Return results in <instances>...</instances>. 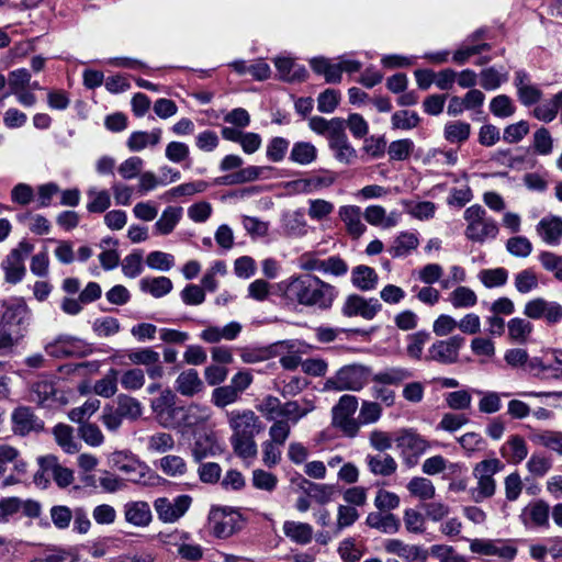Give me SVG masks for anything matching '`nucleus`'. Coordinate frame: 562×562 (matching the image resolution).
<instances>
[{
	"mask_svg": "<svg viewBox=\"0 0 562 562\" xmlns=\"http://www.w3.org/2000/svg\"><path fill=\"white\" fill-rule=\"evenodd\" d=\"M278 292L286 300L305 306L327 310L337 295L335 286L312 274L293 277L277 284Z\"/></svg>",
	"mask_w": 562,
	"mask_h": 562,
	"instance_id": "obj_1",
	"label": "nucleus"
},
{
	"mask_svg": "<svg viewBox=\"0 0 562 562\" xmlns=\"http://www.w3.org/2000/svg\"><path fill=\"white\" fill-rule=\"evenodd\" d=\"M0 305V355H5L11 352L27 334L32 310L21 296L3 300Z\"/></svg>",
	"mask_w": 562,
	"mask_h": 562,
	"instance_id": "obj_2",
	"label": "nucleus"
},
{
	"mask_svg": "<svg viewBox=\"0 0 562 562\" xmlns=\"http://www.w3.org/2000/svg\"><path fill=\"white\" fill-rule=\"evenodd\" d=\"M229 427L233 430L231 443L234 452L244 459L257 454L255 436L265 429L263 423L250 409L231 412L227 414Z\"/></svg>",
	"mask_w": 562,
	"mask_h": 562,
	"instance_id": "obj_3",
	"label": "nucleus"
},
{
	"mask_svg": "<svg viewBox=\"0 0 562 562\" xmlns=\"http://www.w3.org/2000/svg\"><path fill=\"white\" fill-rule=\"evenodd\" d=\"M127 454L122 451H115L112 453L110 462L112 467L123 471L125 473H131V477L128 481L142 484L145 486H155L160 484V482H166L165 479L160 477L157 473L153 472L145 463L139 462L138 460H132L131 462H125L127 459Z\"/></svg>",
	"mask_w": 562,
	"mask_h": 562,
	"instance_id": "obj_4",
	"label": "nucleus"
},
{
	"mask_svg": "<svg viewBox=\"0 0 562 562\" xmlns=\"http://www.w3.org/2000/svg\"><path fill=\"white\" fill-rule=\"evenodd\" d=\"M212 533L220 539H226L244 527L241 514L228 506L213 507L209 515Z\"/></svg>",
	"mask_w": 562,
	"mask_h": 562,
	"instance_id": "obj_5",
	"label": "nucleus"
},
{
	"mask_svg": "<svg viewBox=\"0 0 562 562\" xmlns=\"http://www.w3.org/2000/svg\"><path fill=\"white\" fill-rule=\"evenodd\" d=\"M370 369L362 364H348L342 367L335 376L325 383L327 389L336 391H359L367 383Z\"/></svg>",
	"mask_w": 562,
	"mask_h": 562,
	"instance_id": "obj_6",
	"label": "nucleus"
},
{
	"mask_svg": "<svg viewBox=\"0 0 562 562\" xmlns=\"http://www.w3.org/2000/svg\"><path fill=\"white\" fill-rule=\"evenodd\" d=\"M524 314L531 319H543L551 326L562 321V305L555 301L536 297L526 303Z\"/></svg>",
	"mask_w": 562,
	"mask_h": 562,
	"instance_id": "obj_7",
	"label": "nucleus"
},
{
	"mask_svg": "<svg viewBox=\"0 0 562 562\" xmlns=\"http://www.w3.org/2000/svg\"><path fill=\"white\" fill-rule=\"evenodd\" d=\"M382 310V304L375 297L366 299L359 294H350L347 296L341 313L347 317L360 316L371 321Z\"/></svg>",
	"mask_w": 562,
	"mask_h": 562,
	"instance_id": "obj_8",
	"label": "nucleus"
},
{
	"mask_svg": "<svg viewBox=\"0 0 562 562\" xmlns=\"http://www.w3.org/2000/svg\"><path fill=\"white\" fill-rule=\"evenodd\" d=\"M464 342L462 336L456 335L447 340H437L428 349L426 361H436L441 364H452L459 359V350Z\"/></svg>",
	"mask_w": 562,
	"mask_h": 562,
	"instance_id": "obj_9",
	"label": "nucleus"
},
{
	"mask_svg": "<svg viewBox=\"0 0 562 562\" xmlns=\"http://www.w3.org/2000/svg\"><path fill=\"white\" fill-rule=\"evenodd\" d=\"M11 422L13 434L20 437L44 430V422L29 406L16 407L11 415Z\"/></svg>",
	"mask_w": 562,
	"mask_h": 562,
	"instance_id": "obj_10",
	"label": "nucleus"
},
{
	"mask_svg": "<svg viewBox=\"0 0 562 562\" xmlns=\"http://www.w3.org/2000/svg\"><path fill=\"white\" fill-rule=\"evenodd\" d=\"M192 498L189 495H179L173 502L167 497H159L155 501L154 507L160 520L175 522L181 518L190 508Z\"/></svg>",
	"mask_w": 562,
	"mask_h": 562,
	"instance_id": "obj_11",
	"label": "nucleus"
},
{
	"mask_svg": "<svg viewBox=\"0 0 562 562\" xmlns=\"http://www.w3.org/2000/svg\"><path fill=\"white\" fill-rule=\"evenodd\" d=\"M335 127L329 139V147L335 150V157L339 161L350 164L356 157V149L349 144L346 135V122L335 121Z\"/></svg>",
	"mask_w": 562,
	"mask_h": 562,
	"instance_id": "obj_12",
	"label": "nucleus"
},
{
	"mask_svg": "<svg viewBox=\"0 0 562 562\" xmlns=\"http://www.w3.org/2000/svg\"><path fill=\"white\" fill-rule=\"evenodd\" d=\"M203 418L198 414L195 406H176L165 417L161 426L166 428H192L199 425Z\"/></svg>",
	"mask_w": 562,
	"mask_h": 562,
	"instance_id": "obj_13",
	"label": "nucleus"
},
{
	"mask_svg": "<svg viewBox=\"0 0 562 562\" xmlns=\"http://www.w3.org/2000/svg\"><path fill=\"white\" fill-rule=\"evenodd\" d=\"M536 232L544 244L559 246L562 243V217L558 215L542 217L536 225Z\"/></svg>",
	"mask_w": 562,
	"mask_h": 562,
	"instance_id": "obj_14",
	"label": "nucleus"
},
{
	"mask_svg": "<svg viewBox=\"0 0 562 562\" xmlns=\"http://www.w3.org/2000/svg\"><path fill=\"white\" fill-rule=\"evenodd\" d=\"M384 549L387 553L396 554L406 562H426L428 551L419 546H409L398 539H387L384 542Z\"/></svg>",
	"mask_w": 562,
	"mask_h": 562,
	"instance_id": "obj_15",
	"label": "nucleus"
},
{
	"mask_svg": "<svg viewBox=\"0 0 562 562\" xmlns=\"http://www.w3.org/2000/svg\"><path fill=\"white\" fill-rule=\"evenodd\" d=\"M473 475L477 479V486L472 490V497L479 503L492 496V459L480 462L474 468Z\"/></svg>",
	"mask_w": 562,
	"mask_h": 562,
	"instance_id": "obj_16",
	"label": "nucleus"
},
{
	"mask_svg": "<svg viewBox=\"0 0 562 562\" xmlns=\"http://www.w3.org/2000/svg\"><path fill=\"white\" fill-rule=\"evenodd\" d=\"M520 519L526 527L546 526L549 522V506L542 501L530 503L522 509Z\"/></svg>",
	"mask_w": 562,
	"mask_h": 562,
	"instance_id": "obj_17",
	"label": "nucleus"
},
{
	"mask_svg": "<svg viewBox=\"0 0 562 562\" xmlns=\"http://www.w3.org/2000/svg\"><path fill=\"white\" fill-rule=\"evenodd\" d=\"M125 520L136 527H146L151 521L149 504L143 501L128 502L124 505Z\"/></svg>",
	"mask_w": 562,
	"mask_h": 562,
	"instance_id": "obj_18",
	"label": "nucleus"
},
{
	"mask_svg": "<svg viewBox=\"0 0 562 562\" xmlns=\"http://www.w3.org/2000/svg\"><path fill=\"white\" fill-rule=\"evenodd\" d=\"M1 267L8 283H19L25 274L24 257L20 254V249H12L1 262Z\"/></svg>",
	"mask_w": 562,
	"mask_h": 562,
	"instance_id": "obj_19",
	"label": "nucleus"
},
{
	"mask_svg": "<svg viewBox=\"0 0 562 562\" xmlns=\"http://www.w3.org/2000/svg\"><path fill=\"white\" fill-rule=\"evenodd\" d=\"M81 344V339L69 335H59L54 341L45 346V351L54 358H68L71 356H86L85 351L68 349L66 346H75Z\"/></svg>",
	"mask_w": 562,
	"mask_h": 562,
	"instance_id": "obj_20",
	"label": "nucleus"
},
{
	"mask_svg": "<svg viewBox=\"0 0 562 562\" xmlns=\"http://www.w3.org/2000/svg\"><path fill=\"white\" fill-rule=\"evenodd\" d=\"M529 439L535 445L542 446L562 456V431L555 430H532Z\"/></svg>",
	"mask_w": 562,
	"mask_h": 562,
	"instance_id": "obj_21",
	"label": "nucleus"
},
{
	"mask_svg": "<svg viewBox=\"0 0 562 562\" xmlns=\"http://www.w3.org/2000/svg\"><path fill=\"white\" fill-rule=\"evenodd\" d=\"M202 387L203 382L194 369L181 372L176 380V390L184 396H193L199 393Z\"/></svg>",
	"mask_w": 562,
	"mask_h": 562,
	"instance_id": "obj_22",
	"label": "nucleus"
},
{
	"mask_svg": "<svg viewBox=\"0 0 562 562\" xmlns=\"http://www.w3.org/2000/svg\"><path fill=\"white\" fill-rule=\"evenodd\" d=\"M378 279V273L371 267L360 265L352 270L351 282L361 291L375 289Z\"/></svg>",
	"mask_w": 562,
	"mask_h": 562,
	"instance_id": "obj_23",
	"label": "nucleus"
},
{
	"mask_svg": "<svg viewBox=\"0 0 562 562\" xmlns=\"http://www.w3.org/2000/svg\"><path fill=\"white\" fill-rule=\"evenodd\" d=\"M339 215L347 225L349 234L355 238H359L366 232L367 227L360 220L359 206H342L339 210Z\"/></svg>",
	"mask_w": 562,
	"mask_h": 562,
	"instance_id": "obj_24",
	"label": "nucleus"
},
{
	"mask_svg": "<svg viewBox=\"0 0 562 562\" xmlns=\"http://www.w3.org/2000/svg\"><path fill=\"white\" fill-rule=\"evenodd\" d=\"M367 465L374 475L390 476L397 469L396 461L390 454L367 456Z\"/></svg>",
	"mask_w": 562,
	"mask_h": 562,
	"instance_id": "obj_25",
	"label": "nucleus"
},
{
	"mask_svg": "<svg viewBox=\"0 0 562 562\" xmlns=\"http://www.w3.org/2000/svg\"><path fill=\"white\" fill-rule=\"evenodd\" d=\"M502 456L509 462L519 463L528 454L525 440L520 437H512L501 448Z\"/></svg>",
	"mask_w": 562,
	"mask_h": 562,
	"instance_id": "obj_26",
	"label": "nucleus"
},
{
	"mask_svg": "<svg viewBox=\"0 0 562 562\" xmlns=\"http://www.w3.org/2000/svg\"><path fill=\"white\" fill-rule=\"evenodd\" d=\"M507 330L509 339L517 344H525L533 330V325L526 318L514 317L507 323Z\"/></svg>",
	"mask_w": 562,
	"mask_h": 562,
	"instance_id": "obj_27",
	"label": "nucleus"
},
{
	"mask_svg": "<svg viewBox=\"0 0 562 562\" xmlns=\"http://www.w3.org/2000/svg\"><path fill=\"white\" fill-rule=\"evenodd\" d=\"M283 531L286 537L300 544H307L313 538V528L305 522L285 521Z\"/></svg>",
	"mask_w": 562,
	"mask_h": 562,
	"instance_id": "obj_28",
	"label": "nucleus"
},
{
	"mask_svg": "<svg viewBox=\"0 0 562 562\" xmlns=\"http://www.w3.org/2000/svg\"><path fill=\"white\" fill-rule=\"evenodd\" d=\"M140 290L155 297H161L172 290V282L167 277L144 278L139 282Z\"/></svg>",
	"mask_w": 562,
	"mask_h": 562,
	"instance_id": "obj_29",
	"label": "nucleus"
},
{
	"mask_svg": "<svg viewBox=\"0 0 562 562\" xmlns=\"http://www.w3.org/2000/svg\"><path fill=\"white\" fill-rule=\"evenodd\" d=\"M176 394L170 390H165L161 392L160 396L153 400L151 408L156 414V417L161 425L167 414L171 411V408L176 405Z\"/></svg>",
	"mask_w": 562,
	"mask_h": 562,
	"instance_id": "obj_30",
	"label": "nucleus"
},
{
	"mask_svg": "<svg viewBox=\"0 0 562 562\" xmlns=\"http://www.w3.org/2000/svg\"><path fill=\"white\" fill-rule=\"evenodd\" d=\"M72 432V427L65 424H57L53 429L57 443L67 453H76L79 450V445L74 441Z\"/></svg>",
	"mask_w": 562,
	"mask_h": 562,
	"instance_id": "obj_31",
	"label": "nucleus"
},
{
	"mask_svg": "<svg viewBox=\"0 0 562 562\" xmlns=\"http://www.w3.org/2000/svg\"><path fill=\"white\" fill-rule=\"evenodd\" d=\"M317 157L316 147L308 142H297L293 145L290 159L300 165H308Z\"/></svg>",
	"mask_w": 562,
	"mask_h": 562,
	"instance_id": "obj_32",
	"label": "nucleus"
},
{
	"mask_svg": "<svg viewBox=\"0 0 562 562\" xmlns=\"http://www.w3.org/2000/svg\"><path fill=\"white\" fill-rule=\"evenodd\" d=\"M418 246L417 237L412 233H402L397 236L393 245L387 249L392 257H402Z\"/></svg>",
	"mask_w": 562,
	"mask_h": 562,
	"instance_id": "obj_33",
	"label": "nucleus"
},
{
	"mask_svg": "<svg viewBox=\"0 0 562 562\" xmlns=\"http://www.w3.org/2000/svg\"><path fill=\"white\" fill-rule=\"evenodd\" d=\"M396 442L400 448L411 450L414 454H420L427 448V441L412 430H404Z\"/></svg>",
	"mask_w": 562,
	"mask_h": 562,
	"instance_id": "obj_34",
	"label": "nucleus"
},
{
	"mask_svg": "<svg viewBox=\"0 0 562 562\" xmlns=\"http://www.w3.org/2000/svg\"><path fill=\"white\" fill-rule=\"evenodd\" d=\"M181 207H167L160 218L156 222L155 227L159 234H170L181 217Z\"/></svg>",
	"mask_w": 562,
	"mask_h": 562,
	"instance_id": "obj_35",
	"label": "nucleus"
},
{
	"mask_svg": "<svg viewBox=\"0 0 562 562\" xmlns=\"http://www.w3.org/2000/svg\"><path fill=\"white\" fill-rule=\"evenodd\" d=\"M302 484H307L306 494L313 497L317 503L325 505L331 501L335 491L334 485L317 484L307 479H302Z\"/></svg>",
	"mask_w": 562,
	"mask_h": 562,
	"instance_id": "obj_36",
	"label": "nucleus"
},
{
	"mask_svg": "<svg viewBox=\"0 0 562 562\" xmlns=\"http://www.w3.org/2000/svg\"><path fill=\"white\" fill-rule=\"evenodd\" d=\"M374 330H375L374 327H371L370 329H362V328L334 329V328H329V327H318L316 329V336L321 342H331L336 339L338 333H348V334L368 337Z\"/></svg>",
	"mask_w": 562,
	"mask_h": 562,
	"instance_id": "obj_37",
	"label": "nucleus"
},
{
	"mask_svg": "<svg viewBox=\"0 0 562 562\" xmlns=\"http://www.w3.org/2000/svg\"><path fill=\"white\" fill-rule=\"evenodd\" d=\"M430 339V333L419 330L407 336L408 345L406 347L407 356L420 360L423 355L424 345Z\"/></svg>",
	"mask_w": 562,
	"mask_h": 562,
	"instance_id": "obj_38",
	"label": "nucleus"
},
{
	"mask_svg": "<svg viewBox=\"0 0 562 562\" xmlns=\"http://www.w3.org/2000/svg\"><path fill=\"white\" fill-rule=\"evenodd\" d=\"M117 401V408L116 411L119 414L123 417H127L131 419H136L142 414V407L139 402L128 395L120 394L116 398Z\"/></svg>",
	"mask_w": 562,
	"mask_h": 562,
	"instance_id": "obj_39",
	"label": "nucleus"
},
{
	"mask_svg": "<svg viewBox=\"0 0 562 562\" xmlns=\"http://www.w3.org/2000/svg\"><path fill=\"white\" fill-rule=\"evenodd\" d=\"M412 376V373L403 368H392L386 371L379 372L373 376V381L381 384L397 385L404 380Z\"/></svg>",
	"mask_w": 562,
	"mask_h": 562,
	"instance_id": "obj_40",
	"label": "nucleus"
},
{
	"mask_svg": "<svg viewBox=\"0 0 562 562\" xmlns=\"http://www.w3.org/2000/svg\"><path fill=\"white\" fill-rule=\"evenodd\" d=\"M538 277L532 269H524L515 276V288L526 294L538 288Z\"/></svg>",
	"mask_w": 562,
	"mask_h": 562,
	"instance_id": "obj_41",
	"label": "nucleus"
},
{
	"mask_svg": "<svg viewBox=\"0 0 562 562\" xmlns=\"http://www.w3.org/2000/svg\"><path fill=\"white\" fill-rule=\"evenodd\" d=\"M507 251L518 258H526L532 252V244L525 236H514L506 241Z\"/></svg>",
	"mask_w": 562,
	"mask_h": 562,
	"instance_id": "obj_42",
	"label": "nucleus"
},
{
	"mask_svg": "<svg viewBox=\"0 0 562 562\" xmlns=\"http://www.w3.org/2000/svg\"><path fill=\"white\" fill-rule=\"evenodd\" d=\"M117 375L119 371L115 369H111L109 373L101 380L97 381L93 391L95 394L103 397H111L115 394L117 386Z\"/></svg>",
	"mask_w": 562,
	"mask_h": 562,
	"instance_id": "obj_43",
	"label": "nucleus"
},
{
	"mask_svg": "<svg viewBox=\"0 0 562 562\" xmlns=\"http://www.w3.org/2000/svg\"><path fill=\"white\" fill-rule=\"evenodd\" d=\"M408 491L420 499H430L435 496V486L425 477H414L407 485Z\"/></svg>",
	"mask_w": 562,
	"mask_h": 562,
	"instance_id": "obj_44",
	"label": "nucleus"
},
{
	"mask_svg": "<svg viewBox=\"0 0 562 562\" xmlns=\"http://www.w3.org/2000/svg\"><path fill=\"white\" fill-rule=\"evenodd\" d=\"M414 150V143L408 138L394 140L389 145L387 154L391 160H406Z\"/></svg>",
	"mask_w": 562,
	"mask_h": 562,
	"instance_id": "obj_45",
	"label": "nucleus"
},
{
	"mask_svg": "<svg viewBox=\"0 0 562 562\" xmlns=\"http://www.w3.org/2000/svg\"><path fill=\"white\" fill-rule=\"evenodd\" d=\"M420 123L416 112L407 110L397 111L392 115V127L396 130H411Z\"/></svg>",
	"mask_w": 562,
	"mask_h": 562,
	"instance_id": "obj_46",
	"label": "nucleus"
},
{
	"mask_svg": "<svg viewBox=\"0 0 562 562\" xmlns=\"http://www.w3.org/2000/svg\"><path fill=\"white\" fill-rule=\"evenodd\" d=\"M470 136V124L464 122L449 123L445 127V137L450 143H462Z\"/></svg>",
	"mask_w": 562,
	"mask_h": 562,
	"instance_id": "obj_47",
	"label": "nucleus"
},
{
	"mask_svg": "<svg viewBox=\"0 0 562 562\" xmlns=\"http://www.w3.org/2000/svg\"><path fill=\"white\" fill-rule=\"evenodd\" d=\"M100 407V401L98 398H89L80 407H75L68 413V417L71 422L82 424L85 419L89 418Z\"/></svg>",
	"mask_w": 562,
	"mask_h": 562,
	"instance_id": "obj_48",
	"label": "nucleus"
},
{
	"mask_svg": "<svg viewBox=\"0 0 562 562\" xmlns=\"http://www.w3.org/2000/svg\"><path fill=\"white\" fill-rule=\"evenodd\" d=\"M542 267L554 274V278L562 281V256L551 251H542L539 255Z\"/></svg>",
	"mask_w": 562,
	"mask_h": 562,
	"instance_id": "obj_49",
	"label": "nucleus"
},
{
	"mask_svg": "<svg viewBox=\"0 0 562 562\" xmlns=\"http://www.w3.org/2000/svg\"><path fill=\"white\" fill-rule=\"evenodd\" d=\"M214 443L215 439L211 435H206L204 438H199L193 446L192 454L196 462H201L204 458L209 456H214Z\"/></svg>",
	"mask_w": 562,
	"mask_h": 562,
	"instance_id": "obj_50",
	"label": "nucleus"
},
{
	"mask_svg": "<svg viewBox=\"0 0 562 562\" xmlns=\"http://www.w3.org/2000/svg\"><path fill=\"white\" fill-rule=\"evenodd\" d=\"M31 80V74L27 69L21 68L9 72L7 82L10 87V93L18 94Z\"/></svg>",
	"mask_w": 562,
	"mask_h": 562,
	"instance_id": "obj_51",
	"label": "nucleus"
},
{
	"mask_svg": "<svg viewBox=\"0 0 562 562\" xmlns=\"http://www.w3.org/2000/svg\"><path fill=\"white\" fill-rule=\"evenodd\" d=\"M339 100V91L334 89H326L318 95L317 109L322 113H331L337 108Z\"/></svg>",
	"mask_w": 562,
	"mask_h": 562,
	"instance_id": "obj_52",
	"label": "nucleus"
},
{
	"mask_svg": "<svg viewBox=\"0 0 562 562\" xmlns=\"http://www.w3.org/2000/svg\"><path fill=\"white\" fill-rule=\"evenodd\" d=\"M79 436L86 443L98 447L103 442V435L95 424L82 423L79 427Z\"/></svg>",
	"mask_w": 562,
	"mask_h": 562,
	"instance_id": "obj_53",
	"label": "nucleus"
},
{
	"mask_svg": "<svg viewBox=\"0 0 562 562\" xmlns=\"http://www.w3.org/2000/svg\"><path fill=\"white\" fill-rule=\"evenodd\" d=\"M450 301L454 307H470L476 303V295L469 288L458 286L451 293Z\"/></svg>",
	"mask_w": 562,
	"mask_h": 562,
	"instance_id": "obj_54",
	"label": "nucleus"
},
{
	"mask_svg": "<svg viewBox=\"0 0 562 562\" xmlns=\"http://www.w3.org/2000/svg\"><path fill=\"white\" fill-rule=\"evenodd\" d=\"M146 263L151 269L168 271L173 266V256L162 251H151L146 258Z\"/></svg>",
	"mask_w": 562,
	"mask_h": 562,
	"instance_id": "obj_55",
	"label": "nucleus"
},
{
	"mask_svg": "<svg viewBox=\"0 0 562 562\" xmlns=\"http://www.w3.org/2000/svg\"><path fill=\"white\" fill-rule=\"evenodd\" d=\"M143 254L139 250H136L128 256H126L122 263L123 273L128 278H135L140 274L143 267Z\"/></svg>",
	"mask_w": 562,
	"mask_h": 562,
	"instance_id": "obj_56",
	"label": "nucleus"
},
{
	"mask_svg": "<svg viewBox=\"0 0 562 562\" xmlns=\"http://www.w3.org/2000/svg\"><path fill=\"white\" fill-rule=\"evenodd\" d=\"M529 133V124L526 121H519L508 125L504 130L503 139L509 144L520 142Z\"/></svg>",
	"mask_w": 562,
	"mask_h": 562,
	"instance_id": "obj_57",
	"label": "nucleus"
},
{
	"mask_svg": "<svg viewBox=\"0 0 562 562\" xmlns=\"http://www.w3.org/2000/svg\"><path fill=\"white\" fill-rule=\"evenodd\" d=\"M358 407V400L353 395H344L340 397L338 404L333 408L334 419L340 416H352Z\"/></svg>",
	"mask_w": 562,
	"mask_h": 562,
	"instance_id": "obj_58",
	"label": "nucleus"
},
{
	"mask_svg": "<svg viewBox=\"0 0 562 562\" xmlns=\"http://www.w3.org/2000/svg\"><path fill=\"white\" fill-rule=\"evenodd\" d=\"M239 393L231 385L216 387L212 393L213 402L218 407L234 403L238 398Z\"/></svg>",
	"mask_w": 562,
	"mask_h": 562,
	"instance_id": "obj_59",
	"label": "nucleus"
},
{
	"mask_svg": "<svg viewBox=\"0 0 562 562\" xmlns=\"http://www.w3.org/2000/svg\"><path fill=\"white\" fill-rule=\"evenodd\" d=\"M160 467L162 471L170 476L183 474L187 470L184 460L178 456H166L161 458Z\"/></svg>",
	"mask_w": 562,
	"mask_h": 562,
	"instance_id": "obj_60",
	"label": "nucleus"
},
{
	"mask_svg": "<svg viewBox=\"0 0 562 562\" xmlns=\"http://www.w3.org/2000/svg\"><path fill=\"white\" fill-rule=\"evenodd\" d=\"M278 479L274 474L263 470H255L252 472V484L255 487L265 491H273L277 486Z\"/></svg>",
	"mask_w": 562,
	"mask_h": 562,
	"instance_id": "obj_61",
	"label": "nucleus"
},
{
	"mask_svg": "<svg viewBox=\"0 0 562 562\" xmlns=\"http://www.w3.org/2000/svg\"><path fill=\"white\" fill-rule=\"evenodd\" d=\"M289 147V140L283 137H273L267 147V157L271 161H280L284 158Z\"/></svg>",
	"mask_w": 562,
	"mask_h": 562,
	"instance_id": "obj_62",
	"label": "nucleus"
},
{
	"mask_svg": "<svg viewBox=\"0 0 562 562\" xmlns=\"http://www.w3.org/2000/svg\"><path fill=\"white\" fill-rule=\"evenodd\" d=\"M256 408L262 413L268 420H274L281 411L280 400L273 395H267Z\"/></svg>",
	"mask_w": 562,
	"mask_h": 562,
	"instance_id": "obj_63",
	"label": "nucleus"
},
{
	"mask_svg": "<svg viewBox=\"0 0 562 562\" xmlns=\"http://www.w3.org/2000/svg\"><path fill=\"white\" fill-rule=\"evenodd\" d=\"M535 150L540 155H549L552 151V137L549 131L541 127L533 135Z\"/></svg>",
	"mask_w": 562,
	"mask_h": 562,
	"instance_id": "obj_64",
	"label": "nucleus"
}]
</instances>
